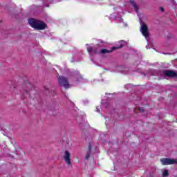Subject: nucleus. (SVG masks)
I'll list each match as a JSON object with an SVG mask.
<instances>
[{"label":"nucleus","mask_w":177,"mask_h":177,"mask_svg":"<svg viewBox=\"0 0 177 177\" xmlns=\"http://www.w3.org/2000/svg\"><path fill=\"white\" fill-rule=\"evenodd\" d=\"M124 45H125V41H119V45H118V46L113 47L111 50H109L107 49H102V50H101V53L102 55L104 54V53H110L113 52V50L114 49H120V48H122V46H124Z\"/></svg>","instance_id":"nucleus-5"},{"label":"nucleus","mask_w":177,"mask_h":177,"mask_svg":"<svg viewBox=\"0 0 177 177\" xmlns=\"http://www.w3.org/2000/svg\"><path fill=\"white\" fill-rule=\"evenodd\" d=\"M171 3H173V5H175L176 2L175 1V0H171Z\"/></svg>","instance_id":"nucleus-12"},{"label":"nucleus","mask_w":177,"mask_h":177,"mask_svg":"<svg viewBox=\"0 0 177 177\" xmlns=\"http://www.w3.org/2000/svg\"><path fill=\"white\" fill-rule=\"evenodd\" d=\"M28 23L30 26L35 30H45V28H46V24H45V23L35 19H30Z\"/></svg>","instance_id":"nucleus-1"},{"label":"nucleus","mask_w":177,"mask_h":177,"mask_svg":"<svg viewBox=\"0 0 177 177\" xmlns=\"http://www.w3.org/2000/svg\"><path fill=\"white\" fill-rule=\"evenodd\" d=\"M58 84L62 86V88H70V84H68V81H67V79L63 76H59L58 77Z\"/></svg>","instance_id":"nucleus-3"},{"label":"nucleus","mask_w":177,"mask_h":177,"mask_svg":"<svg viewBox=\"0 0 177 177\" xmlns=\"http://www.w3.org/2000/svg\"><path fill=\"white\" fill-rule=\"evenodd\" d=\"M89 149V151L87 153V154L86 155V160H88V158H89V156L91 154V146L88 147Z\"/></svg>","instance_id":"nucleus-11"},{"label":"nucleus","mask_w":177,"mask_h":177,"mask_svg":"<svg viewBox=\"0 0 177 177\" xmlns=\"http://www.w3.org/2000/svg\"><path fill=\"white\" fill-rule=\"evenodd\" d=\"M160 12H164V8H163L162 7H160Z\"/></svg>","instance_id":"nucleus-13"},{"label":"nucleus","mask_w":177,"mask_h":177,"mask_svg":"<svg viewBox=\"0 0 177 177\" xmlns=\"http://www.w3.org/2000/svg\"><path fill=\"white\" fill-rule=\"evenodd\" d=\"M118 20H119V21H120V23H122V21H124V19H122L121 18H120Z\"/></svg>","instance_id":"nucleus-14"},{"label":"nucleus","mask_w":177,"mask_h":177,"mask_svg":"<svg viewBox=\"0 0 177 177\" xmlns=\"http://www.w3.org/2000/svg\"><path fill=\"white\" fill-rule=\"evenodd\" d=\"M162 177H168L169 176V171L168 169H163L161 171Z\"/></svg>","instance_id":"nucleus-8"},{"label":"nucleus","mask_w":177,"mask_h":177,"mask_svg":"<svg viewBox=\"0 0 177 177\" xmlns=\"http://www.w3.org/2000/svg\"><path fill=\"white\" fill-rule=\"evenodd\" d=\"M87 50H88V53H90V55H93V53H99L98 51H96V50L92 49V47H88Z\"/></svg>","instance_id":"nucleus-9"},{"label":"nucleus","mask_w":177,"mask_h":177,"mask_svg":"<svg viewBox=\"0 0 177 177\" xmlns=\"http://www.w3.org/2000/svg\"><path fill=\"white\" fill-rule=\"evenodd\" d=\"M131 3L133 6L136 12H138V6L136 5V3H135V1H131Z\"/></svg>","instance_id":"nucleus-10"},{"label":"nucleus","mask_w":177,"mask_h":177,"mask_svg":"<svg viewBox=\"0 0 177 177\" xmlns=\"http://www.w3.org/2000/svg\"><path fill=\"white\" fill-rule=\"evenodd\" d=\"M140 26V32H142V35L146 38V39H147V37H149V28H147V25L141 22Z\"/></svg>","instance_id":"nucleus-6"},{"label":"nucleus","mask_w":177,"mask_h":177,"mask_svg":"<svg viewBox=\"0 0 177 177\" xmlns=\"http://www.w3.org/2000/svg\"><path fill=\"white\" fill-rule=\"evenodd\" d=\"M163 74L166 77H176V73H175V71H173L166 70L163 72Z\"/></svg>","instance_id":"nucleus-7"},{"label":"nucleus","mask_w":177,"mask_h":177,"mask_svg":"<svg viewBox=\"0 0 177 177\" xmlns=\"http://www.w3.org/2000/svg\"><path fill=\"white\" fill-rule=\"evenodd\" d=\"M100 111V110H99V109L97 108V112L99 113Z\"/></svg>","instance_id":"nucleus-15"},{"label":"nucleus","mask_w":177,"mask_h":177,"mask_svg":"<svg viewBox=\"0 0 177 177\" xmlns=\"http://www.w3.org/2000/svg\"><path fill=\"white\" fill-rule=\"evenodd\" d=\"M63 158L65 161V164L68 166L71 165V153L68 150H65L63 155Z\"/></svg>","instance_id":"nucleus-4"},{"label":"nucleus","mask_w":177,"mask_h":177,"mask_svg":"<svg viewBox=\"0 0 177 177\" xmlns=\"http://www.w3.org/2000/svg\"><path fill=\"white\" fill-rule=\"evenodd\" d=\"M160 162L162 165H172L176 164L177 160L169 158H163L160 159Z\"/></svg>","instance_id":"nucleus-2"}]
</instances>
